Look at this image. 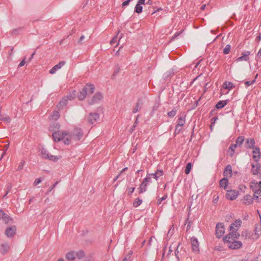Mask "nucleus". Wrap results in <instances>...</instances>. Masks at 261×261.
Returning <instances> with one entry per match:
<instances>
[{
	"label": "nucleus",
	"instance_id": "obj_1",
	"mask_svg": "<svg viewBox=\"0 0 261 261\" xmlns=\"http://www.w3.org/2000/svg\"><path fill=\"white\" fill-rule=\"evenodd\" d=\"M52 136L55 141H62L65 144L68 145L81 139L83 132L81 129L76 128L70 133L62 130L55 131Z\"/></svg>",
	"mask_w": 261,
	"mask_h": 261
},
{
	"label": "nucleus",
	"instance_id": "obj_2",
	"mask_svg": "<svg viewBox=\"0 0 261 261\" xmlns=\"http://www.w3.org/2000/svg\"><path fill=\"white\" fill-rule=\"evenodd\" d=\"M239 237V233H229L224 239V243L231 249H239L243 245L241 241L237 240Z\"/></svg>",
	"mask_w": 261,
	"mask_h": 261
},
{
	"label": "nucleus",
	"instance_id": "obj_3",
	"mask_svg": "<svg viewBox=\"0 0 261 261\" xmlns=\"http://www.w3.org/2000/svg\"><path fill=\"white\" fill-rule=\"evenodd\" d=\"M94 89L95 87L93 85L87 84L83 88L82 90L78 93V98L81 100H84L85 98L86 95L91 94L94 92Z\"/></svg>",
	"mask_w": 261,
	"mask_h": 261
},
{
	"label": "nucleus",
	"instance_id": "obj_4",
	"mask_svg": "<svg viewBox=\"0 0 261 261\" xmlns=\"http://www.w3.org/2000/svg\"><path fill=\"white\" fill-rule=\"evenodd\" d=\"M85 256L84 251L82 250L77 251H71L68 252L66 255V258L69 261H73L76 258L82 259Z\"/></svg>",
	"mask_w": 261,
	"mask_h": 261
},
{
	"label": "nucleus",
	"instance_id": "obj_5",
	"mask_svg": "<svg viewBox=\"0 0 261 261\" xmlns=\"http://www.w3.org/2000/svg\"><path fill=\"white\" fill-rule=\"evenodd\" d=\"M250 187L254 192V197L258 198L261 194V180L259 182L256 181H252L250 182Z\"/></svg>",
	"mask_w": 261,
	"mask_h": 261
},
{
	"label": "nucleus",
	"instance_id": "obj_6",
	"mask_svg": "<svg viewBox=\"0 0 261 261\" xmlns=\"http://www.w3.org/2000/svg\"><path fill=\"white\" fill-rule=\"evenodd\" d=\"M40 154L42 158L54 162L57 161L61 158V156L51 155L49 152L44 148L41 149Z\"/></svg>",
	"mask_w": 261,
	"mask_h": 261
},
{
	"label": "nucleus",
	"instance_id": "obj_7",
	"mask_svg": "<svg viewBox=\"0 0 261 261\" xmlns=\"http://www.w3.org/2000/svg\"><path fill=\"white\" fill-rule=\"evenodd\" d=\"M234 88V84L231 82H225L223 83L222 88L220 90V94H226Z\"/></svg>",
	"mask_w": 261,
	"mask_h": 261
},
{
	"label": "nucleus",
	"instance_id": "obj_8",
	"mask_svg": "<svg viewBox=\"0 0 261 261\" xmlns=\"http://www.w3.org/2000/svg\"><path fill=\"white\" fill-rule=\"evenodd\" d=\"M242 224V220L241 219L236 220L233 223H232L230 226V232L229 233H239L237 232L239 228L240 227Z\"/></svg>",
	"mask_w": 261,
	"mask_h": 261
},
{
	"label": "nucleus",
	"instance_id": "obj_9",
	"mask_svg": "<svg viewBox=\"0 0 261 261\" xmlns=\"http://www.w3.org/2000/svg\"><path fill=\"white\" fill-rule=\"evenodd\" d=\"M151 182V180L150 177L147 176L144 178L139 188V193L141 194L145 192L147 190V187Z\"/></svg>",
	"mask_w": 261,
	"mask_h": 261
},
{
	"label": "nucleus",
	"instance_id": "obj_10",
	"mask_svg": "<svg viewBox=\"0 0 261 261\" xmlns=\"http://www.w3.org/2000/svg\"><path fill=\"white\" fill-rule=\"evenodd\" d=\"M76 93L75 91L72 92V93L68 94L67 96L63 97L59 103V107L60 108L65 106L67 105V101L69 100H72L75 97Z\"/></svg>",
	"mask_w": 261,
	"mask_h": 261
},
{
	"label": "nucleus",
	"instance_id": "obj_11",
	"mask_svg": "<svg viewBox=\"0 0 261 261\" xmlns=\"http://www.w3.org/2000/svg\"><path fill=\"white\" fill-rule=\"evenodd\" d=\"M227 193L226 194V198L230 200H233L236 199L239 195V192L234 190H226Z\"/></svg>",
	"mask_w": 261,
	"mask_h": 261
},
{
	"label": "nucleus",
	"instance_id": "obj_12",
	"mask_svg": "<svg viewBox=\"0 0 261 261\" xmlns=\"http://www.w3.org/2000/svg\"><path fill=\"white\" fill-rule=\"evenodd\" d=\"M250 55V51L246 50L244 51L241 54V56L238 58L236 61L237 62H240L242 61H248L249 60V55Z\"/></svg>",
	"mask_w": 261,
	"mask_h": 261
},
{
	"label": "nucleus",
	"instance_id": "obj_13",
	"mask_svg": "<svg viewBox=\"0 0 261 261\" xmlns=\"http://www.w3.org/2000/svg\"><path fill=\"white\" fill-rule=\"evenodd\" d=\"M102 94L99 92H97L94 95L92 100L91 101H89V103L90 105H93L101 101L102 99Z\"/></svg>",
	"mask_w": 261,
	"mask_h": 261
},
{
	"label": "nucleus",
	"instance_id": "obj_14",
	"mask_svg": "<svg viewBox=\"0 0 261 261\" xmlns=\"http://www.w3.org/2000/svg\"><path fill=\"white\" fill-rule=\"evenodd\" d=\"M225 232L224 225L222 223H218L216 226V233L218 237H221Z\"/></svg>",
	"mask_w": 261,
	"mask_h": 261
},
{
	"label": "nucleus",
	"instance_id": "obj_15",
	"mask_svg": "<svg viewBox=\"0 0 261 261\" xmlns=\"http://www.w3.org/2000/svg\"><path fill=\"white\" fill-rule=\"evenodd\" d=\"M10 249V245L8 243H4L0 245V252L3 255L8 253Z\"/></svg>",
	"mask_w": 261,
	"mask_h": 261
},
{
	"label": "nucleus",
	"instance_id": "obj_16",
	"mask_svg": "<svg viewBox=\"0 0 261 261\" xmlns=\"http://www.w3.org/2000/svg\"><path fill=\"white\" fill-rule=\"evenodd\" d=\"M252 158L255 162H258L260 158V149L258 147H255L252 150Z\"/></svg>",
	"mask_w": 261,
	"mask_h": 261
},
{
	"label": "nucleus",
	"instance_id": "obj_17",
	"mask_svg": "<svg viewBox=\"0 0 261 261\" xmlns=\"http://www.w3.org/2000/svg\"><path fill=\"white\" fill-rule=\"evenodd\" d=\"M191 246L193 251L197 252L199 251V243L197 239L195 237L191 238Z\"/></svg>",
	"mask_w": 261,
	"mask_h": 261
},
{
	"label": "nucleus",
	"instance_id": "obj_18",
	"mask_svg": "<svg viewBox=\"0 0 261 261\" xmlns=\"http://www.w3.org/2000/svg\"><path fill=\"white\" fill-rule=\"evenodd\" d=\"M65 64L64 61H61L58 64L54 66L50 70L49 73L50 74H54L57 70L61 69Z\"/></svg>",
	"mask_w": 261,
	"mask_h": 261
},
{
	"label": "nucleus",
	"instance_id": "obj_19",
	"mask_svg": "<svg viewBox=\"0 0 261 261\" xmlns=\"http://www.w3.org/2000/svg\"><path fill=\"white\" fill-rule=\"evenodd\" d=\"M16 233L15 226H11L7 228L5 231V234L8 237H13Z\"/></svg>",
	"mask_w": 261,
	"mask_h": 261
},
{
	"label": "nucleus",
	"instance_id": "obj_20",
	"mask_svg": "<svg viewBox=\"0 0 261 261\" xmlns=\"http://www.w3.org/2000/svg\"><path fill=\"white\" fill-rule=\"evenodd\" d=\"M0 219H2L5 223H8L12 221V219L6 214L3 210H0Z\"/></svg>",
	"mask_w": 261,
	"mask_h": 261
},
{
	"label": "nucleus",
	"instance_id": "obj_21",
	"mask_svg": "<svg viewBox=\"0 0 261 261\" xmlns=\"http://www.w3.org/2000/svg\"><path fill=\"white\" fill-rule=\"evenodd\" d=\"M99 118V116L98 114L96 113H90L89 116V121L91 123L93 124L94 122H96Z\"/></svg>",
	"mask_w": 261,
	"mask_h": 261
},
{
	"label": "nucleus",
	"instance_id": "obj_22",
	"mask_svg": "<svg viewBox=\"0 0 261 261\" xmlns=\"http://www.w3.org/2000/svg\"><path fill=\"white\" fill-rule=\"evenodd\" d=\"M242 202L245 205H249L253 202V198L250 195H246L242 199Z\"/></svg>",
	"mask_w": 261,
	"mask_h": 261
},
{
	"label": "nucleus",
	"instance_id": "obj_23",
	"mask_svg": "<svg viewBox=\"0 0 261 261\" xmlns=\"http://www.w3.org/2000/svg\"><path fill=\"white\" fill-rule=\"evenodd\" d=\"M223 175L225 177L224 178H227L231 177L232 175V169L231 166L230 165H228L224 172H223Z\"/></svg>",
	"mask_w": 261,
	"mask_h": 261
},
{
	"label": "nucleus",
	"instance_id": "obj_24",
	"mask_svg": "<svg viewBox=\"0 0 261 261\" xmlns=\"http://www.w3.org/2000/svg\"><path fill=\"white\" fill-rule=\"evenodd\" d=\"M259 166L258 162H255V163H252L251 169V172L254 175L257 174L259 172Z\"/></svg>",
	"mask_w": 261,
	"mask_h": 261
},
{
	"label": "nucleus",
	"instance_id": "obj_25",
	"mask_svg": "<svg viewBox=\"0 0 261 261\" xmlns=\"http://www.w3.org/2000/svg\"><path fill=\"white\" fill-rule=\"evenodd\" d=\"M228 184V180L227 178H223L220 181L219 185L221 188H223L225 190H227Z\"/></svg>",
	"mask_w": 261,
	"mask_h": 261
},
{
	"label": "nucleus",
	"instance_id": "obj_26",
	"mask_svg": "<svg viewBox=\"0 0 261 261\" xmlns=\"http://www.w3.org/2000/svg\"><path fill=\"white\" fill-rule=\"evenodd\" d=\"M255 141L253 139H247L246 141L245 146L247 148H254Z\"/></svg>",
	"mask_w": 261,
	"mask_h": 261
},
{
	"label": "nucleus",
	"instance_id": "obj_27",
	"mask_svg": "<svg viewBox=\"0 0 261 261\" xmlns=\"http://www.w3.org/2000/svg\"><path fill=\"white\" fill-rule=\"evenodd\" d=\"M228 101V100H221L216 104V108L218 109H222L227 104Z\"/></svg>",
	"mask_w": 261,
	"mask_h": 261
},
{
	"label": "nucleus",
	"instance_id": "obj_28",
	"mask_svg": "<svg viewBox=\"0 0 261 261\" xmlns=\"http://www.w3.org/2000/svg\"><path fill=\"white\" fill-rule=\"evenodd\" d=\"M186 123V119L185 117L180 116L178 117L177 120V124L176 125H178V127L181 126L183 127Z\"/></svg>",
	"mask_w": 261,
	"mask_h": 261
},
{
	"label": "nucleus",
	"instance_id": "obj_29",
	"mask_svg": "<svg viewBox=\"0 0 261 261\" xmlns=\"http://www.w3.org/2000/svg\"><path fill=\"white\" fill-rule=\"evenodd\" d=\"M163 173L164 172L162 170H157L154 173L151 174V175L157 180L160 177L163 175Z\"/></svg>",
	"mask_w": 261,
	"mask_h": 261
},
{
	"label": "nucleus",
	"instance_id": "obj_30",
	"mask_svg": "<svg viewBox=\"0 0 261 261\" xmlns=\"http://www.w3.org/2000/svg\"><path fill=\"white\" fill-rule=\"evenodd\" d=\"M142 203V200L139 198H136L133 202V206L135 207H137Z\"/></svg>",
	"mask_w": 261,
	"mask_h": 261
},
{
	"label": "nucleus",
	"instance_id": "obj_31",
	"mask_svg": "<svg viewBox=\"0 0 261 261\" xmlns=\"http://www.w3.org/2000/svg\"><path fill=\"white\" fill-rule=\"evenodd\" d=\"M0 120L5 121L7 123H10L11 121L10 117L6 115L1 116V117H0Z\"/></svg>",
	"mask_w": 261,
	"mask_h": 261
},
{
	"label": "nucleus",
	"instance_id": "obj_32",
	"mask_svg": "<svg viewBox=\"0 0 261 261\" xmlns=\"http://www.w3.org/2000/svg\"><path fill=\"white\" fill-rule=\"evenodd\" d=\"M60 117V113L58 111H54L53 112V114L51 115V119L53 120H57Z\"/></svg>",
	"mask_w": 261,
	"mask_h": 261
},
{
	"label": "nucleus",
	"instance_id": "obj_33",
	"mask_svg": "<svg viewBox=\"0 0 261 261\" xmlns=\"http://www.w3.org/2000/svg\"><path fill=\"white\" fill-rule=\"evenodd\" d=\"M244 141V138L243 136L239 137L236 140V144L237 145H241L242 144Z\"/></svg>",
	"mask_w": 261,
	"mask_h": 261
},
{
	"label": "nucleus",
	"instance_id": "obj_34",
	"mask_svg": "<svg viewBox=\"0 0 261 261\" xmlns=\"http://www.w3.org/2000/svg\"><path fill=\"white\" fill-rule=\"evenodd\" d=\"M191 168H192L191 163H188L186 165L185 171V173L186 174H188L190 173Z\"/></svg>",
	"mask_w": 261,
	"mask_h": 261
},
{
	"label": "nucleus",
	"instance_id": "obj_35",
	"mask_svg": "<svg viewBox=\"0 0 261 261\" xmlns=\"http://www.w3.org/2000/svg\"><path fill=\"white\" fill-rule=\"evenodd\" d=\"M135 12H136L137 13H141L142 12V7L140 5H139L138 4H137L135 6Z\"/></svg>",
	"mask_w": 261,
	"mask_h": 261
},
{
	"label": "nucleus",
	"instance_id": "obj_36",
	"mask_svg": "<svg viewBox=\"0 0 261 261\" xmlns=\"http://www.w3.org/2000/svg\"><path fill=\"white\" fill-rule=\"evenodd\" d=\"M231 49V46L230 45L227 44L225 46L223 49V53L225 55H227L229 53Z\"/></svg>",
	"mask_w": 261,
	"mask_h": 261
},
{
	"label": "nucleus",
	"instance_id": "obj_37",
	"mask_svg": "<svg viewBox=\"0 0 261 261\" xmlns=\"http://www.w3.org/2000/svg\"><path fill=\"white\" fill-rule=\"evenodd\" d=\"M176 110L175 109H174L168 113V116L169 117H173L176 115Z\"/></svg>",
	"mask_w": 261,
	"mask_h": 261
},
{
	"label": "nucleus",
	"instance_id": "obj_38",
	"mask_svg": "<svg viewBox=\"0 0 261 261\" xmlns=\"http://www.w3.org/2000/svg\"><path fill=\"white\" fill-rule=\"evenodd\" d=\"M182 127H181V126L178 127V125H176L175 131H174V134H179L180 133V132L182 130Z\"/></svg>",
	"mask_w": 261,
	"mask_h": 261
},
{
	"label": "nucleus",
	"instance_id": "obj_39",
	"mask_svg": "<svg viewBox=\"0 0 261 261\" xmlns=\"http://www.w3.org/2000/svg\"><path fill=\"white\" fill-rule=\"evenodd\" d=\"M237 146V144H231L230 145V146H229V149L232 151V153H231V155H232L234 153V150L236 148Z\"/></svg>",
	"mask_w": 261,
	"mask_h": 261
},
{
	"label": "nucleus",
	"instance_id": "obj_40",
	"mask_svg": "<svg viewBox=\"0 0 261 261\" xmlns=\"http://www.w3.org/2000/svg\"><path fill=\"white\" fill-rule=\"evenodd\" d=\"M167 198V194H166L164 195L162 198L159 199L158 200L157 203L158 205L160 204L161 202L163 201L166 200Z\"/></svg>",
	"mask_w": 261,
	"mask_h": 261
},
{
	"label": "nucleus",
	"instance_id": "obj_41",
	"mask_svg": "<svg viewBox=\"0 0 261 261\" xmlns=\"http://www.w3.org/2000/svg\"><path fill=\"white\" fill-rule=\"evenodd\" d=\"M255 80H253L251 81H247L245 83V85L246 86V87H248L253 84L255 83Z\"/></svg>",
	"mask_w": 261,
	"mask_h": 261
},
{
	"label": "nucleus",
	"instance_id": "obj_42",
	"mask_svg": "<svg viewBox=\"0 0 261 261\" xmlns=\"http://www.w3.org/2000/svg\"><path fill=\"white\" fill-rule=\"evenodd\" d=\"M118 40L117 36H115L114 37L112 40L110 41V44L111 45H114V44L116 43Z\"/></svg>",
	"mask_w": 261,
	"mask_h": 261
},
{
	"label": "nucleus",
	"instance_id": "obj_43",
	"mask_svg": "<svg viewBox=\"0 0 261 261\" xmlns=\"http://www.w3.org/2000/svg\"><path fill=\"white\" fill-rule=\"evenodd\" d=\"M24 161H21L19 165L18 166V168H17V170H21L23 167V165H24Z\"/></svg>",
	"mask_w": 261,
	"mask_h": 261
},
{
	"label": "nucleus",
	"instance_id": "obj_44",
	"mask_svg": "<svg viewBox=\"0 0 261 261\" xmlns=\"http://www.w3.org/2000/svg\"><path fill=\"white\" fill-rule=\"evenodd\" d=\"M41 182V179L40 178H38L36 179V180L34 182V185L36 186L40 184Z\"/></svg>",
	"mask_w": 261,
	"mask_h": 261
},
{
	"label": "nucleus",
	"instance_id": "obj_45",
	"mask_svg": "<svg viewBox=\"0 0 261 261\" xmlns=\"http://www.w3.org/2000/svg\"><path fill=\"white\" fill-rule=\"evenodd\" d=\"M134 190H135V188L134 187L128 188V194L129 195L132 194L134 192Z\"/></svg>",
	"mask_w": 261,
	"mask_h": 261
},
{
	"label": "nucleus",
	"instance_id": "obj_46",
	"mask_svg": "<svg viewBox=\"0 0 261 261\" xmlns=\"http://www.w3.org/2000/svg\"><path fill=\"white\" fill-rule=\"evenodd\" d=\"M139 107V104L137 103L136 105L135 108L133 109V113H136L138 111Z\"/></svg>",
	"mask_w": 261,
	"mask_h": 261
},
{
	"label": "nucleus",
	"instance_id": "obj_47",
	"mask_svg": "<svg viewBox=\"0 0 261 261\" xmlns=\"http://www.w3.org/2000/svg\"><path fill=\"white\" fill-rule=\"evenodd\" d=\"M145 1V0H139L137 4L140 5V6H141L142 5H144Z\"/></svg>",
	"mask_w": 261,
	"mask_h": 261
},
{
	"label": "nucleus",
	"instance_id": "obj_48",
	"mask_svg": "<svg viewBox=\"0 0 261 261\" xmlns=\"http://www.w3.org/2000/svg\"><path fill=\"white\" fill-rule=\"evenodd\" d=\"M130 0H127L125 2H124L123 3H122V6L123 7H125L127 5H128L130 2Z\"/></svg>",
	"mask_w": 261,
	"mask_h": 261
},
{
	"label": "nucleus",
	"instance_id": "obj_49",
	"mask_svg": "<svg viewBox=\"0 0 261 261\" xmlns=\"http://www.w3.org/2000/svg\"><path fill=\"white\" fill-rule=\"evenodd\" d=\"M246 187L244 185H240L239 187L240 190L242 191H244V192L245 189H246Z\"/></svg>",
	"mask_w": 261,
	"mask_h": 261
},
{
	"label": "nucleus",
	"instance_id": "obj_50",
	"mask_svg": "<svg viewBox=\"0 0 261 261\" xmlns=\"http://www.w3.org/2000/svg\"><path fill=\"white\" fill-rule=\"evenodd\" d=\"M25 62L24 59L22 60V61L19 63V67L23 66L25 64Z\"/></svg>",
	"mask_w": 261,
	"mask_h": 261
},
{
	"label": "nucleus",
	"instance_id": "obj_51",
	"mask_svg": "<svg viewBox=\"0 0 261 261\" xmlns=\"http://www.w3.org/2000/svg\"><path fill=\"white\" fill-rule=\"evenodd\" d=\"M257 56L258 58H261V48L258 51Z\"/></svg>",
	"mask_w": 261,
	"mask_h": 261
},
{
	"label": "nucleus",
	"instance_id": "obj_52",
	"mask_svg": "<svg viewBox=\"0 0 261 261\" xmlns=\"http://www.w3.org/2000/svg\"><path fill=\"white\" fill-rule=\"evenodd\" d=\"M19 30H13L12 31V34L13 35H15L17 33V32Z\"/></svg>",
	"mask_w": 261,
	"mask_h": 261
},
{
	"label": "nucleus",
	"instance_id": "obj_53",
	"mask_svg": "<svg viewBox=\"0 0 261 261\" xmlns=\"http://www.w3.org/2000/svg\"><path fill=\"white\" fill-rule=\"evenodd\" d=\"M256 40L258 41H260L261 40V35L259 34L256 38Z\"/></svg>",
	"mask_w": 261,
	"mask_h": 261
},
{
	"label": "nucleus",
	"instance_id": "obj_54",
	"mask_svg": "<svg viewBox=\"0 0 261 261\" xmlns=\"http://www.w3.org/2000/svg\"><path fill=\"white\" fill-rule=\"evenodd\" d=\"M120 173H119L117 176H116L114 179V181H115L116 180H117L118 179V178H119V177L120 176Z\"/></svg>",
	"mask_w": 261,
	"mask_h": 261
},
{
	"label": "nucleus",
	"instance_id": "obj_55",
	"mask_svg": "<svg viewBox=\"0 0 261 261\" xmlns=\"http://www.w3.org/2000/svg\"><path fill=\"white\" fill-rule=\"evenodd\" d=\"M54 125H55V127L57 129H58L60 127L59 124L57 123H55Z\"/></svg>",
	"mask_w": 261,
	"mask_h": 261
},
{
	"label": "nucleus",
	"instance_id": "obj_56",
	"mask_svg": "<svg viewBox=\"0 0 261 261\" xmlns=\"http://www.w3.org/2000/svg\"><path fill=\"white\" fill-rule=\"evenodd\" d=\"M127 169V167H125L124 168H123L121 171L120 172V174L122 173V172H123L124 171H126V170Z\"/></svg>",
	"mask_w": 261,
	"mask_h": 261
},
{
	"label": "nucleus",
	"instance_id": "obj_57",
	"mask_svg": "<svg viewBox=\"0 0 261 261\" xmlns=\"http://www.w3.org/2000/svg\"><path fill=\"white\" fill-rule=\"evenodd\" d=\"M35 52H34L31 56V57L30 58V60H32L34 57V56L35 55Z\"/></svg>",
	"mask_w": 261,
	"mask_h": 261
},
{
	"label": "nucleus",
	"instance_id": "obj_58",
	"mask_svg": "<svg viewBox=\"0 0 261 261\" xmlns=\"http://www.w3.org/2000/svg\"><path fill=\"white\" fill-rule=\"evenodd\" d=\"M135 127H136V125H133L130 132H132L135 129Z\"/></svg>",
	"mask_w": 261,
	"mask_h": 261
},
{
	"label": "nucleus",
	"instance_id": "obj_59",
	"mask_svg": "<svg viewBox=\"0 0 261 261\" xmlns=\"http://www.w3.org/2000/svg\"><path fill=\"white\" fill-rule=\"evenodd\" d=\"M148 5H151V0H148L147 3H146Z\"/></svg>",
	"mask_w": 261,
	"mask_h": 261
},
{
	"label": "nucleus",
	"instance_id": "obj_60",
	"mask_svg": "<svg viewBox=\"0 0 261 261\" xmlns=\"http://www.w3.org/2000/svg\"><path fill=\"white\" fill-rule=\"evenodd\" d=\"M58 184V182H56L53 186V188L52 189L54 188Z\"/></svg>",
	"mask_w": 261,
	"mask_h": 261
},
{
	"label": "nucleus",
	"instance_id": "obj_61",
	"mask_svg": "<svg viewBox=\"0 0 261 261\" xmlns=\"http://www.w3.org/2000/svg\"><path fill=\"white\" fill-rule=\"evenodd\" d=\"M49 129L51 131H54V129L53 128V126H50V127H49Z\"/></svg>",
	"mask_w": 261,
	"mask_h": 261
},
{
	"label": "nucleus",
	"instance_id": "obj_62",
	"mask_svg": "<svg viewBox=\"0 0 261 261\" xmlns=\"http://www.w3.org/2000/svg\"><path fill=\"white\" fill-rule=\"evenodd\" d=\"M84 38V36H82L80 38V40L82 41Z\"/></svg>",
	"mask_w": 261,
	"mask_h": 261
},
{
	"label": "nucleus",
	"instance_id": "obj_63",
	"mask_svg": "<svg viewBox=\"0 0 261 261\" xmlns=\"http://www.w3.org/2000/svg\"><path fill=\"white\" fill-rule=\"evenodd\" d=\"M58 261H65L63 258H60L58 260Z\"/></svg>",
	"mask_w": 261,
	"mask_h": 261
},
{
	"label": "nucleus",
	"instance_id": "obj_64",
	"mask_svg": "<svg viewBox=\"0 0 261 261\" xmlns=\"http://www.w3.org/2000/svg\"><path fill=\"white\" fill-rule=\"evenodd\" d=\"M85 261H92V259L91 258L87 259Z\"/></svg>",
	"mask_w": 261,
	"mask_h": 261
}]
</instances>
